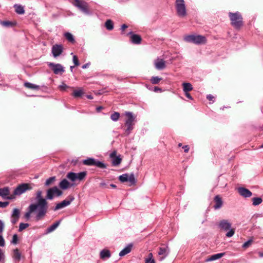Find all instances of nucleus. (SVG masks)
<instances>
[{
  "label": "nucleus",
  "instance_id": "nucleus-59",
  "mask_svg": "<svg viewBox=\"0 0 263 263\" xmlns=\"http://www.w3.org/2000/svg\"><path fill=\"white\" fill-rule=\"evenodd\" d=\"M154 91H161V88L158 87H154Z\"/></svg>",
  "mask_w": 263,
  "mask_h": 263
},
{
  "label": "nucleus",
  "instance_id": "nucleus-41",
  "mask_svg": "<svg viewBox=\"0 0 263 263\" xmlns=\"http://www.w3.org/2000/svg\"><path fill=\"white\" fill-rule=\"evenodd\" d=\"M129 181L131 184H134L136 182L135 178L134 175L133 174H128V181Z\"/></svg>",
  "mask_w": 263,
  "mask_h": 263
},
{
  "label": "nucleus",
  "instance_id": "nucleus-17",
  "mask_svg": "<svg viewBox=\"0 0 263 263\" xmlns=\"http://www.w3.org/2000/svg\"><path fill=\"white\" fill-rule=\"evenodd\" d=\"M219 226L221 229L227 231L231 227V223L227 220H222L219 222Z\"/></svg>",
  "mask_w": 263,
  "mask_h": 263
},
{
  "label": "nucleus",
  "instance_id": "nucleus-5",
  "mask_svg": "<svg viewBox=\"0 0 263 263\" xmlns=\"http://www.w3.org/2000/svg\"><path fill=\"white\" fill-rule=\"evenodd\" d=\"M175 8L177 15L180 17H184L186 15V7L184 0H176Z\"/></svg>",
  "mask_w": 263,
  "mask_h": 263
},
{
  "label": "nucleus",
  "instance_id": "nucleus-30",
  "mask_svg": "<svg viewBox=\"0 0 263 263\" xmlns=\"http://www.w3.org/2000/svg\"><path fill=\"white\" fill-rule=\"evenodd\" d=\"M60 223V221H58L53 223L52 225H51L50 227H49L47 229V233H50L52 232H53L54 230H55L59 226Z\"/></svg>",
  "mask_w": 263,
  "mask_h": 263
},
{
  "label": "nucleus",
  "instance_id": "nucleus-13",
  "mask_svg": "<svg viewBox=\"0 0 263 263\" xmlns=\"http://www.w3.org/2000/svg\"><path fill=\"white\" fill-rule=\"evenodd\" d=\"M169 253L170 250L167 246L160 247L158 252V255L160 256L159 260L160 261L163 260L168 255Z\"/></svg>",
  "mask_w": 263,
  "mask_h": 263
},
{
  "label": "nucleus",
  "instance_id": "nucleus-50",
  "mask_svg": "<svg viewBox=\"0 0 263 263\" xmlns=\"http://www.w3.org/2000/svg\"><path fill=\"white\" fill-rule=\"evenodd\" d=\"M18 241V236L17 234H14L13 236L12 243L14 244H16Z\"/></svg>",
  "mask_w": 263,
  "mask_h": 263
},
{
  "label": "nucleus",
  "instance_id": "nucleus-14",
  "mask_svg": "<svg viewBox=\"0 0 263 263\" xmlns=\"http://www.w3.org/2000/svg\"><path fill=\"white\" fill-rule=\"evenodd\" d=\"M63 47L62 45L55 44L52 46V53L54 57L59 56L63 52Z\"/></svg>",
  "mask_w": 263,
  "mask_h": 263
},
{
  "label": "nucleus",
  "instance_id": "nucleus-2",
  "mask_svg": "<svg viewBox=\"0 0 263 263\" xmlns=\"http://www.w3.org/2000/svg\"><path fill=\"white\" fill-rule=\"evenodd\" d=\"M229 17L231 21V24L236 29H239L243 26V18L239 12L235 13L229 12Z\"/></svg>",
  "mask_w": 263,
  "mask_h": 263
},
{
  "label": "nucleus",
  "instance_id": "nucleus-40",
  "mask_svg": "<svg viewBox=\"0 0 263 263\" xmlns=\"http://www.w3.org/2000/svg\"><path fill=\"white\" fill-rule=\"evenodd\" d=\"M20 211L16 208L13 209L12 214L11 215V217H16L20 218Z\"/></svg>",
  "mask_w": 263,
  "mask_h": 263
},
{
  "label": "nucleus",
  "instance_id": "nucleus-47",
  "mask_svg": "<svg viewBox=\"0 0 263 263\" xmlns=\"http://www.w3.org/2000/svg\"><path fill=\"white\" fill-rule=\"evenodd\" d=\"M153 254L152 253H149L148 255L147 258H145V263H149V261L153 260V259H154L153 258Z\"/></svg>",
  "mask_w": 263,
  "mask_h": 263
},
{
  "label": "nucleus",
  "instance_id": "nucleus-45",
  "mask_svg": "<svg viewBox=\"0 0 263 263\" xmlns=\"http://www.w3.org/2000/svg\"><path fill=\"white\" fill-rule=\"evenodd\" d=\"M55 196L59 197L63 194V192L59 190L58 187L55 186Z\"/></svg>",
  "mask_w": 263,
  "mask_h": 263
},
{
  "label": "nucleus",
  "instance_id": "nucleus-32",
  "mask_svg": "<svg viewBox=\"0 0 263 263\" xmlns=\"http://www.w3.org/2000/svg\"><path fill=\"white\" fill-rule=\"evenodd\" d=\"M105 27L108 30H112L114 29V23L111 20H107L105 23Z\"/></svg>",
  "mask_w": 263,
  "mask_h": 263
},
{
  "label": "nucleus",
  "instance_id": "nucleus-19",
  "mask_svg": "<svg viewBox=\"0 0 263 263\" xmlns=\"http://www.w3.org/2000/svg\"><path fill=\"white\" fill-rule=\"evenodd\" d=\"M155 67L158 70L163 69L165 68V62L162 59H157L155 63Z\"/></svg>",
  "mask_w": 263,
  "mask_h": 263
},
{
  "label": "nucleus",
  "instance_id": "nucleus-35",
  "mask_svg": "<svg viewBox=\"0 0 263 263\" xmlns=\"http://www.w3.org/2000/svg\"><path fill=\"white\" fill-rule=\"evenodd\" d=\"M64 36L65 38L70 42L73 43L74 42V39L73 35L69 32L65 33Z\"/></svg>",
  "mask_w": 263,
  "mask_h": 263
},
{
  "label": "nucleus",
  "instance_id": "nucleus-48",
  "mask_svg": "<svg viewBox=\"0 0 263 263\" xmlns=\"http://www.w3.org/2000/svg\"><path fill=\"white\" fill-rule=\"evenodd\" d=\"M73 62L75 66H79L80 64L77 55H74L73 57Z\"/></svg>",
  "mask_w": 263,
  "mask_h": 263
},
{
  "label": "nucleus",
  "instance_id": "nucleus-22",
  "mask_svg": "<svg viewBox=\"0 0 263 263\" xmlns=\"http://www.w3.org/2000/svg\"><path fill=\"white\" fill-rule=\"evenodd\" d=\"M133 248L132 244H129L127 247H126L124 249H123L119 253V255L120 256H123L125 255L128 254L132 251V249Z\"/></svg>",
  "mask_w": 263,
  "mask_h": 263
},
{
  "label": "nucleus",
  "instance_id": "nucleus-37",
  "mask_svg": "<svg viewBox=\"0 0 263 263\" xmlns=\"http://www.w3.org/2000/svg\"><path fill=\"white\" fill-rule=\"evenodd\" d=\"M13 258L17 261L20 260L21 253L19 252L18 249H16L14 250Z\"/></svg>",
  "mask_w": 263,
  "mask_h": 263
},
{
  "label": "nucleus",
  "instance_id": "nucleus-42",
  "mask_svg": "<svg viewBox=\"0 0 263 263\" xmlns=\"http://www.w3.org/2000/svg\"><path fill=\"white\" fill-rule=\"evenodd\" d=\"M119 180L122 182L128 181V174H124L119 176Z\"/></svg>",
  "mask_w": 263,
  "mask_h": 263
},
{
  "label": "nucleus",
  "instance_id": "nucleus-64",
  "mask_svg": "<svg viewBox=\"0 0 263 263\" xmlns=\"http://www.w3.org/2000/svg\"><path fill=\"white\" fill-rule=\"evenodd\" d=\"M112 188H116L117 186L115 184H111L109 185Z\"/></svg>",
  "mask_w": 263,
  "mask_h": 263
},
{
  "label": "nucleus",
  "instance_id": "nucleus-6",
  "mask_svg": "<svg viewBox=\"0 0 263 263\" xmlns=\"http://www.w3.org/2000/svg\"><path fill=\"white\" fill-rule=\"evenodd\" d=\"M87 175V172L86 171L81 172L79 173H75L73 172L68 173L66 177L72 181H76L79 180L80 181L84 180Z\"/></svg>",
  "mask_w": 263,
  "mask_h": 263
},
{
  "label": "nucleus",
  "instance_id": "nucleus-11",
  "mask_svg": "<svg viewBox=\"0 0 263 263\" xmlns=\"http://www.w3.org/2000/svg\"><path fill=\"white\" fill-rule=\"evenodd\" d=\"M74 5L85 13H88V6L86 2L82 0H75Z\"/></svg>",
  "mask_w": 263,
  "mask_h": 263
},
{
  "label": "nucleus",
  "instance_id": "nucleus-60",
  "mask_svg": "<svg viewBox=\"0 0 263 263\" xmlns=\"http://www.w3.org/2000/svg\"><path fill=\"white\" fill-rule=\"evenodd\" d=\"M214 98V97L212 95H209L207 96V99L209 100H212V99Z\"/></svg>",
  "mask_w": 263,
  "mask_h": 263
},
{
  "label": "nucleus",
  "instance_id": "nucleus-39",
  "mask_svg": "<svg viewBox=\"0 0 263 263\" xmlns=\"http://www.w3.org/2000/svg\"><path fill=\"white\" fill-rule=\"evenodd\" d=\"M120 116V113L118 112H115L114 114H112L110 118L111 119L114 121H117L118 120L119 117Z\"/></svg>",
  "mask_w": 263,
  "mask_h": 263
},
{
  "label": "nucleus",
  "instance_id": "nucleus-52",
  "mask_svg": "<svg viewBox=\"0 0 263 263\" xmlns=\"http://www.w3.org/2000/svg\"><path fill=\"white\" fill-rule=\"evenodd\" d=\"M5 246V240L2 237V236L0 235V246L3 247Z\"/></svg>",
  "mask_w": 263,
  "mask_h": 263
},
{
  "label": "nucleus",
  "instance_id": "nucleus-56",
  "mask_svg": "<svg viewBox=\"0 0 263 263\" xmlns=\"http://www.w3.org/2000/svg\"><path fill=\"white\" fill-rule=\"evenodd\" d=\"M4 225L3 222L0 220V233H2L4 230Z\"/></svg>",
  "mask_w": 263,
  "mask_h": 263
},
{
  "label": "nucleus",
  "instance_id": "nucleus-20",
  "mask_svg": "<svg viewBox=\"0 0 263 263\" xmlns=\"http://www.w3.org/2000/svg\"><path fill=\"white\" fill-rule=\"evenodd\" d=\"M55 196V186L49 188L47 191L46 199L52 200Z\"/></svg>",
  "mask_w": 263,
  "mask_h": 263
},
{
  "label": "nucleus",
  "instance_id": "nucleus-63",
  "mask_svg": "<svg viewBox=\"0 0 263 263\" xmlns=\"http://www.w3.org/2000/svg\"><path fill=\"white\" fill-rule=\"evenodd\" d=\"M87 98L89 99H93V97L91 95H87Z\"/></svg>",
  "mask_w": 263,
  "mask_h": 263
},
{
  "label": "nucleus",
  "instance_id": "nucleus-4",
  "mask_svg": "<svg viewBox=\"0 0 263 263\" xmlns=\"http://www.w3.org/2000/svg\"><path fill=\"white\" fill-rule=\"evenodd\" d=\"M184 40L185 42L193 43L196 44H205L206 43V38L200 35H186Z\"/></svg>",
  "mask_w": 263,
  "mask_h": 263
},
{
  "label": "nucleus",
  "instance_id": "nucleus-31",
  "mask_svg": "<svg viewBox=\"0 0 263 263\" xmlns=\"http://www.w3.org/2000/svg\"><path fill=\"white\" fill-rule=\"evenodd\" d=\"M83 93L84 92L83 91L82 89L79 88L78 90H74L72 93V95L75 98H79L81 97Z\"/></svg>",
  "mask_w": 263,
  "mask_h": 263
},
{
  "label": "nucleus",
  "instance_id": "nucleus-54",
  "mask_svg": "<svg viewBox=\"0 0 263 263\" xmlns=\"http://www.w3.org/2000/svg\"><path fill=\"white\" fill-rule=\"evenodd\" d=\"M18 218L11 217V222L12 224H14L18 221Z\"/></svg>",
  "mask_w": 263,
  "mask_h": 263
},
{
  "label": "nucleus",
  "instance_id": "nucleus-27",
  "mask_svg": "<svg viewBox=\"0 0 263 263\" xmlns=\"http://www.w3.org/2000/svg\"><path fill=\"white\" fill-rule=\"evenodd\" d=\"M15 12L18 14H23L25 13L24 7L20 5L15 4L14 5Z\"/></svg>",
  "mask_w": 263,
  "mask_h": 263
},
{
  "label": "nucleus",
  "instance_id": "nucleus-18",
  "mask_svg": "<svg viewBox=\"0 0 263 263\" xmlns=\"http://www.w3.org/2000/svg\"><path fill=\"white\" fill-rule=\"evenodd\" d=\"M214 202H215V204L214 205L213 207L216 210L220 209L223 204L222 198L220 197L219 195H216L214 197Z\"/></svg>",
  "mask_w": 263,
  "mask_h": 263
},
{
  "label": "nucleus",
  "instance_id": "nucleus-7",
  "mask_svg": "<svg viewBox=\"0 0 263 263\" xmlns=\"http://www.w3.org/2000/svg\"><path fill=\"white\" fill-rule=\"evenodd\" d=\"M32 189L31 185L29 183H22L19 184L13 192V196L21 195L27 191Z\"/></svg>",
  "mask_w": 263,
  "mask_h": 263
},
{
  "label": "nucleus",
  "instance_id": "nucleus-26",
  "mask_svg": "<svg viewBox=\"0 0 263 263\" xmlns=\"http://www.w3.org/2000/svg\"><path fill=\"white\" fill-rule=\"evenodd\" d=\"M59 186L62 190H66L70 186V183L66 179H64L60 182Z\"/></svg>",
  "mask_w": 263,
  "mask_h": 263
},
{
  "label": "nucleus",
  "instance_id": "nucleus-25",
  "mask_svg": "<svg viewBox=\"0 0 263 263\" xmlns=\"http://www.w3.org/2000/svg\"><path fill=\"white\" fill-rule=\"evenodd\" d=\"M100 256L102 259H105L106 258H109L111 254L109 250L104 249L100 252Z\"/></svg>",
  "mask_w": 263,
  "mask_h": 263
},
{
  "label": "nucleus",
  "instance_id": "nucleus-53",
  "mask_svg": "<svg viewBox=\"0 0 263 263\" xmlns=\"http://www.w3.org/2000/svg\"><path fill=\"white\" fill-rule=\"evenodd\" d=\"M60 88L61 90H64L66 88H68V86L65 84L63 83L62 85L60 86Z\"/></svg>",
  "mask_w": 263,
  "mask_h": 263
},
{
  "label": "nucleus",
  "instance_id": "nucleus-46",
  "mask_svg": "<svg viewBox=\"0 0 263 263\" xmlns=\"http://www.w3.org/2000/svg\"><path fill=\"white\" fill-rule=\"evenodd\" d=\"M235 233V229H231L230 231L226 234V236L228 237H232Z\"/></svg>",
  "mask_w": 263,
  "mask_h": 263
},
{
  "label": "nucleus",
  "instance_id": "nucleus-57",
  "mask_svg": "<svg viewBox=\"0 0 263 263\" xmlns=\"http://www.w3.org/2000/svg\"><path fill=\"white\" fill-rule=\"evenodd\" d=\"M185 96H186L187 98H189V99H191V100H192V99H193L192 97L191 96V95H190V93H189L188 92H185Z\"/></svg>",
  "mask_w": 263,
  "mask_h": 263
},
{
  "label": "nucleus",
  "instance_id": "nucleus-44",
  "mask_svg": "<svg viewBox=\"0 0 263 263\" xmlns=\"http://www.w3.org/2000/svg\"><path fill=\"white\" fill-rule=\"evenodd\" d=\"M253 242V240L252 239H250L249 240H248L247 242H246L245 243H244L242 245V247L243 248H247L248 247H249V246H251V245L252 244Z\"/></svg>",
  "mask_w": 263,
  "mask_h": 263
},
{
  "label": "nucleus",
  "instance_id": "nucleus-8",
  "mask_svg": "<svg viewBox=\"0 0 263 263\" xmlns=\"http://www.w3.org/2000/svg\"><path fill=\"white\" fill-rule=\"evenodd\" d=\"M84 165L88 166H96L100 168H106L107 166L104 163L96 160L94 158H89L83 161Z\"/></svg>",
  "mask_w": 263,
  "mask_h": 263
},
{
  "label": "nucleus",
  "instance_id": "nucleus-43",
  "mask_svg": "<svg viewBox=\"0 0 263 263\" xmlns=\"http://www.w3.org/2000/svg\"><path fill=\"white\" fill-rule=\"evenodd\" d=\"M29 226V224L28 223H21L20 224L18 231L20 232H21L23 230H24L26 228H28Z\"/></svg>",
  "mask_w": 263,
  "mask_h": 263
},
{
  "label": "nucleus",
  "instance_id": "nucleus-16",
  "mask_svg": "<svg viewBox=\"0 0 263 263\" xmlns=\"http://www.w3.org/2000/svg\"><path fill=\"white\" fill-rule=\"evenodd\" d=\"M238 192L241 196L245 198L250 197L252 195V193L250 191L243 187H238Z\"/></svg>",
  "mask_w": 263,
  "mask_h": 263
},
{
  "label": "nucleus",
  "instance_id": "nucleus-58",
  "mask_svg": "<svg viewBox=\"0 0 263 263\" xmlns=\"http://www.w3.org/2000/svg\"><path fill=\"white\" fill-rule=\"evenodd\" d=\"M127 27H128V26L126 24H123L121 26V29L122 31H124Z\"/></svg>",
  "mask_w": 263,
  "mask_h": 263
},
{
  "label": "nucleus",
  "instance_id": "nucleus-29",
  "mask_svg": "<svg viewBox=\"0 0 263 263\" xmlns=\"http://www.w3.org/2000/svg\"><path fill=\"white\" fill-rule=\"evenodd\" d=\"M24 86L29 89H34V90H39L40 89V86L33 84H32L29 82H26L24 83Z\"/></svg>",
  "mask_w": 263,
  "mask_h": 263
},
{
  "label": "nucleus",
  "instance_id": "nucleus-49",
  "mask_svg": "<svg viewBox=\"0 0 263 263\" xmlns=\"http://www.w3.org/2000/svg\"><path fill=\"white\" fill-rule=\"evenodd\" d=\"M99 187L101 189L108 188L107 184L105 182H102L99 184Z\"/></svg>",
  "mask_w": 263,
  "mask_h": 263
},
{
  "label": "nucleus",
  "instance_id": "nucleus-15",
  "mask_svg": "<svg viewBox=\"0 0 263 263\" xmlns=\"http://www.w3.org/2000/svg\"><path fill=\"white\" fill-rule=\"evenodd\" d=\"M10 194V190L8 187H5L0 189V196L3 198L11 199L14 198V196H8Z\"/></svg>",
  "mask_w": 263,
  "mask_h": 263
},
{
  "label": "nucleus",
  "instance_id": "nucleus-24",
  "mask_svg": "<svg viewBox=\"0 0 263 263\" xmlns=\"http://www.w3.org/2000/svg\"><path fill=\"white\" fill-rule=\"evenodd\" d=\"M225 254V253H220L216 254L211 256L209 258L206 259V261H211L223 257Z\"/></svg>",
  "mask_w": 263,
  "mask_h": 263
},
{
  "label": "nucleus",
  "instance_id": "nucleus-3",
  "mask_svg": "<svg viewBox=\"0 0 263 263\" xmlns=\"http://www.w3.org/2000/svg\"><path fill=\"white\" fill-rule=\"evenodd\" d=\"M125 115L126 116L125 126L126 127L125 134L128 135L133 129V126L136 121V116L132 112H125Z\"/></svg>",
  "mask_w": 263,
  "mask_h": 263
},
{
  "label": "nucleus",
  "instance_id": "nucleus-9",
  "mask_svg": "<svg viewBox=\"0 0 263 263\" xmlns=\"http://www.w3.org/2000/svg\"><path fill=\"white\" fill-rule=\"evenodd\" d=\"M74 199V198L73 196L71 195L69 196L66 199L57 204L54 209V211H57L69 205Z\"/></svg>",
  "mask_w": 263,
  "mask_h": 263
},
{
  "label": "nucleus",
  "instance_id": "nucleus-28",
  "mask_svg": "<svg viewBox=\"0 0 263 263\" xmlns=\"http://www.w3.org/2000/svg\"><path fill=\"white\" fill-rule=\"evenodd\" d=\"M182 86L183 90L185 92L190 91L193 89L192 85L190 83H183Z\"/></svg>",
  "mask_w": 263,
  "mask_h": 263
},
{
  "label": "nucleus",
  "instance_id": "nucleus-34",
  "mask_svg": "<svg viewBox=\"0 0 263 263\" xmlns=\"http://www.w3.org/2000/svg\"><path fill=\"white\" fill-rule=\"evenodd\" d=\"M252 204L254 206L259 205L262 202V199L260 197H254L252 199Z\"/></svg>",
  "mask_w": 263,
  "mask_h": 263
},
{
  "label": "nucleus",
  "instance_id": "nucleus-36",
  "mask_svg": "<svg viewBox=\"0 0 263 263\" xmlns=\"http://www.w3.org/2000/svg\"><path fill=\"white\" fill-rule=\"evenodd\" d=\"M56 180V177L55 176L50 177L46 180L45 185L47 186L52 184Z\"/></svg>",
  "mask_w": 263,
  "mask_h": 263
},
{
  "label": "nucleus",
  "instance_id": "nucleus-51",
  "mask_svg": "<svg viewBox=\"0 0 263 263\" xmlns=\"http://www.w3.org/2000/svg\"><path fill=\"white\" fill-rule=\"evenodd\" d=\"M9 204V202L8 201H5V202H0V207L1 208H6L7 206Z\"/></svg>",
  "mask_w": 263,
  "mask_h": 263
},
{
  "label": "nucleus",
  "instance_id": "nucleus-12",
  "mask_svg": "<svg viewBox=\"0 0 263 263\" xmlns=\"http://www.w3.org/2000/svg\"><path fill=\"white\" fill-rule=\"evenodd\" d=\"M110 158L111 159L112 164L114 166H117L119 165L122 161V158L120 157V156H117L116 151H114L110 154Z\"/></svg>",
  "mask_w": 263,
  "mask_h": 263
},
{
  "label": "nucleus",
  "instance_id": "nucleus-10",
  "mask_svg": "<svg viewBox=\"0 0 263 263\" xmlns=\"http://www.w3.org/2000/svg\"><path fill=\"white\" fill-rule=\"evenodd\" d=\"M48 65L55 74H62L65 71L64 67L60 64L49 63Z\"/></svg>",
  "mask_w": 263,
  "mask_h": 263
},
{
  "label": "nucleus",
  "instance_id": "nucleus-61",
  "mask_svg": "<svg viewBox=\"0 0 263 263\" xmlns=\"http://www.w3.org/2000/svg\"><path fill=\"white\" fill-rule=\"evenodd\" d=\"M103 108L102 106H99L97 107L96 110L98 112H99L101 111V110Z\"/></svg>",
  "mask_w": 263,
  "mask_h": 263
},
{
  "label": "nucleus",
  "instance_id": "nucleus-23",
  "mask_svg": "<svg viewBox=\"0 0 263 263\" xmlns=\"http://www.w3.org/2000/svg\"><path fill=\"white\" fill-rule=\"evenodd\" d=\"M130 40L133 43L139 44L141 43L142 39L139 35L133 34L130 36Z\"/></svg>",
  "mask_w": 263,
  "mask_h": 263
},
{
  "label": "nucleus",
  "instance_id": "nucleus-21",
  "mask_svg": "<svg viewBox=\"0 0 263 263\" xmlns=\"http://www.w3.org/2000/svg\"><path fill=\"white\" fill-rule=\"evenodd\" d=\"M28 211L26 212L24 215L25 218L28 219L30 217L31 214L35 212L36 210H38V208H36V205L30 204L28 207Z\"/></svg>",
  "mask_w": 263,
  "mask_h": 263
},
{
  "label": "nucleus",
  "instance_id": "nucleus-38",
  "mask_svg": "<svg viewBox=\"0 0 263 263\" xmlns=\"http://www.w3.org/2000/svg\"><path fill=\"white\" fill-rule=\"evenodd\" d=\"M161 78L158 77H153L151 79V82L153 84H157L162 80Z\"/></svg>",
  "mask_w": 263,
  "mask_h": 263
},
{
  "label": "nucleus",
  "instance_id": "nucleus-1",
  "mask_svg": "<svg viewBox=\"0 0 263 263\" xmlns=\"http://www.w3.org/2000/svg\"><path fill=\"white\" fill-rule=\"evenodd\" d=\"M42 191L41 190L37 191L36 193L35 200L36 203H32V205H36L38 208V211L35 216L36 221H39L43 219L48 211V202L46 198L45 199L42 196Z\"/></svg>",
  "mask_w": 263,
  "mask_h": 263
},
{
  "label": "nucleus",
  "instance_id": "nucleus-33",
  "mask_svg": "<svg viewBox=\"0 0 263 263\" xmlns=\"http://www.w3.org/2000/svg\"><path fill=\"white\" fill-rule=\"evenodd\" d=\"M16 24V22H13L9 21H3L1 22V25L7 27H13L15 26Z\"/></svg>",
  "mask_w": 263,
  "mask_h": 263
},
{
  "label": "nucleus",
  "instance_id": "nucleus-55",
  "mask_svg": "<svg viewBox=\"0 0 263 263\" xmlns=\"http://www.w3.org/2000/svg\"><path fill=\"white\" fill-rule=\"evenodd\" d=\"M182 148L184 149L185 153H188L190 150L189 146L187 145L183 146Z\"/></svg>",
  "mask_w": 263,
  "mask_h": 263
},
{
  "label": "nucleus",
  "instance_id": "nucleus-62",
  "mask_svg": "<svg viewBox=\"0 0 263 263\" xmlns=\"http://www.w3.org/2000/svg\"><path fill=\"white\" fill-rule=\"evenodd\" d=\"M258 255H259V257H263V252H258Z\"/></svg>",
  "mask_w": 263,
  "mask_h": 263
}]
</instances>
